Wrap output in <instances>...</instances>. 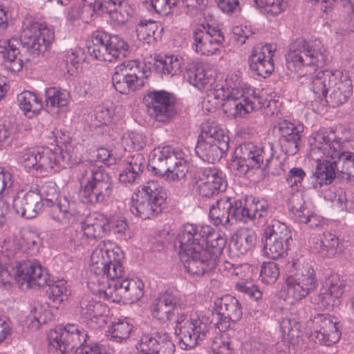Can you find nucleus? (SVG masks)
Returning a JSON list of instances; mask_svg holds the SVG:
<instances>
[{
	"label": "nucleus",
	"instance_id": "22",
	"mask_svg": "<svg viewBox=\"0 0 354 354\" xmlns=\"http://www.w3.org/2000/svg\"><path fill=\"white\" fill-rule=\"evenodd\" d=\"M319 293L314 299V304L319 308L330 309L337 307L340 297L344 292L345 283L336 274L330 275L326 281Z\"/></svg>",
	"mask_w": 354,
	"mask_h": 354
},
{
	"label": "nucleus",
	"instance_id": "17",
	"mask_svg": "<svg viewBox=\"0 0 354 354\" xmlns=\"http://www.w3.org/2000/svg\"><path fill=\"white\" fill-rule=\"evenodd\" d=\"M193 180L198 185V194L210 198L223 192L227 187V182L222 172L214 167H196L193 173Z\"/></svg>",
	"mask_w": 354,
	"mask_h": 354
},
{
	"label": "nucleus",
	"instance_id": "49",
	"mask_svg": "<svg viewBox=\"0 0 354 354\" xmlns=\"http://www.w3.org/2000/svg\"><path fill=\"white\" fill-rule=\"evenodd\" d=\"M185 77L196 87L200 88L208 83L206 71L202 66H193L187 69Z\"/></svg>",
	"mask_w": 354,
	"mask_h": 354
},
{
	"label": "nucleus",
	"instance_id": "57",
	"mask_svg": "<svg viewBox=\"0 0 354 354\" xmlns=\"http://www.w3.org/2000/svg\"><path fill=\"white\" fill-rule=\"evenodd\" d=\"M158 29V24L156 21L143 19L137 26L136 32L140 39H145L147 37L154 36Z\"/></svg>",
	"mask_w": 354,
	"mask_h": 354
},
{
	"label": "nucleus",
	"instance_id": "16",
	"mask_svg": "<svg viewBox=\"0 0 354 354\" xmlns=\"http://www.w3.org/2000/svg\"><path fill=\"white\" fill-rule=\"evenodd\" d=\"M286 285L288 297L301 300L314 291L318 283L313 268L307 264L299 268L294 275L288 276Z\"/></svg>",
	"mask_w": 354,
	"mask_h": 354
},
{
	"label": "nucleus",
	"instance_id": "5",
	"mask_svg": "<svg viewBox=\"0 0 354 354\" xmlns=\"http://www.w3.org/2000/svg\"><path fill=\"white\" fill-rule=\"evenodd\" d=\"M315 140V146L311 149L312 156L322 153L326 158L335 160L340 178L349 180L354 178V153L344 148L348 140L337 137L333 131L327 135L317 134Z\"/></svg>",
	"mask_w": 354,
	"mask_h": 354
},
{
	"label": "nucleus",
	"instance_id": "60",
	"mask_svg": "<svg viewBox=\"0 0 354 354\" xmlns=\"http://www.w3.org/2000/svg\"><path fill=\"white\" fill-rule=\"evenodd\" d=\"M169 170L167 177H171L174 180L183 179L188 171L186 160L176 157V161L174 162Z\"/></svg>",
	"mask_w": 354,
	"mask_h": 354
},
{
	"label": "nucleus",
	"instance_id": "53",
	"mask_svg": "<svg viewBox=\"0 0 354 354\" xmlns=\"http://www.w3.org/2000/svg\"><path fill=\"white\" fill-rule=\"evenodd\" d=\"M231 205V222L233 221H242L247 223L248 221H251V215L248 213L246 206L243 205L241 200L230 198Z\"/></svg>",
	"mask_w": 354,
	"mask_h": 354
},
{
	"label": "nucleus",
	"instance_id": "1",
	"mask_svg": "<svg viewBox=\"0 0 354 354\" xmlns=\"http://www.w3.org/2000/svg\"><path fill=\"white\" fill-rule=\"evenodd\" d=\"M53 39L54 32L46 26L27 20L24 22L20 39L12 37L0 41V53L3 54L6 66L11 71L18 72L22 68L24 62L30 60L23 55L20 47L37 57L46 51Z\"/></svg>",
	"mask_w": 354,
	"mask_h": 354
},
{
	"label": "nucleus",
	"instance_id": "39",
	"mask_svg": "<svg viewBox=\"0 0 354 354\" xmlns=\"http://www.w3.org/2000/svg\"><path fill=\"white\" fill-rule=\"evenodd\" d=\"M235 104V112L232 113L230 117L237 118L243 117L244 115L261 109L263 106V103L261 102L260 97L253 96H244L240 97Z\"/></svg>",
	"mask_w": 354,
	"mask_h": 354
},
{
	"label": "nucleus",
	"instance_id": "37",
	"mask_svg": "<svg viewBox=\"0 0 354 354\" xmlns=\"http://www.w3.org/2000/svg\"><path fill=\"white\" fill-rule=\"evenodd\" d=\"M17 99L20 109L28 118L37 115L42 109L41 100L30 91L22 92L18 95Z\"/></svg>",
	"mask_w": 354,
	"mask_h": 354
},
{
	"label": "nucleus",
	"instance_id": "4",
	"mask_svg": "<svg viewBox=\"0 0 354 354\" xmlns=\"http://www.w3.org/2000/svg\"><path fill=\"white\" fill-rule=\"evenodd\" d=\"M15 280L22 288L48 286L46 290L48 298L56 304H60L67 299L69 290L66 281L58 280L54 281L49 279L48 274L44 271L40 264L30 260L16 261Z\"/></svg>",
	"mask_w": 354,
	"mask_h": 354
},
{
	"label": "nucleus",
	"instance_id": "58",
	"mask_svg": "<svg viewBox=\"0 0 354 354\" xmlns=\"http://www.w3.org/2000/svg\"><path fill=\"white\" fill-rule=\"evenodd\" d=\"M236 289L243 295L248 296L254 301H258L262 297L261 291L252 281H242L237 282Z\"/></svg>",
	"mask_w": 354,
	"mask_h": 354
},
{
	"label": "nucleus",
	"instance_id": "42",
	"mask_svg": "<svg viewBox=\"0 0 354 354\" xmlns=\"http://www.w3.org/2000/svg\"><path fill=\"white\" fill-rule=\"evenodd\" d=\"M265 238L283 241H290L292 240V235L290 230L284 223L278 220H272L264 230Z\"/></svg>",
	"mask_w": 354,
	"mask_h": 354
},
{
	"label": "nucleus",
	"instance_id": "47",
	"mask_svg": "<svg viewBox=\"0 0 354 354\" xmlns=\"http://www.w3.org/2000/svg\"><path fill=\"white\" fill-rule=\"evenodd\" d=\"M132 328L133 326L128 322L124 321L118 322L113 324L109 328L108 335L111 336V339L113 341L121 343L129 337Z\"/></svg>",
	"mask_w": 354,
	"mask_h": 354
},
{
	"label": "nucleus",
	"instance_id": "13",
	"mask_svg": "<svg viewBox=\"0 0 354 354\" xmlns=\"http://www.w3.org/2000/svg\"><path fill=\"white\" fill-rule=\"evenodd\" d=\"M149 111L157 121L168 122L177 114L176 98L165 91H153L144 97Z\"/></svg>",
	"mask_w": 354,
	"mask_h": 354
},
{
	"label": "nucleus",
	"instance_id": "18",
	"mask_svg": "<svg viewBox=\"0 0 354 354\" xmlns=\"http://www.w3.org/2000/svg\"><path fill=\"white\" fill-rule=\"evenodd\" d=\"M304 127L287 120H282L274 126L273 132L278 137V142L287 156L296 154L299 149Z\"/></svg>",
	"mask_w": 354,
	"mask_h": 354
},
{
	"label": "nucleus",
	"instance_id": "52",
	"mask_svg": "<svg viewBox=\"0 0 354 354\" xmlns=\"http://www.w3.org/2000/svg\"><path fill=\"white\" fill-rule=\"evenodd\" d=\"M53 314L49 310H43L41 307H34L30 310L29 318L31 319L30 327L35 330L53 319Z\"/></svg>",
	"mask_w": 354,
	"mask_h": 354
},
{
	"label": "nucleus",
	"instance_id": "19",
	"mask_svg": "<svg viewBox=\"0 0 354 354\" xmlns=\"http://www.w3.org/2000/svg\"><path fill=\"white\" fill-rule=\"evenodd\" d=\"M310 320L315 328V330L311 335L315 342L330 346L339 340L341 332L337 326V319L329 314L318 313Z\"/></svg>",
	"mask_w": 354,
	"mask_h": 354
},
{
	"label": "nucleus",
	"instance_id": "62",
	"mask_svg": "<svg viewBox=\"0 0 354 354\" xmlns=\"http://www.w3.org/2000/svg\"><path fill=\"white\" fill-rule=\"evenodd\" d=\"M305 176L306 173L301 168L294 167L288 171L286 183L290 187H295L297 189L302 187V181Z\"/></svg>",
	"mask_w": 354,
	"mask_h": 354
},
{
	"label": "nucleus",
	"instance_id": "61",
	"mask_svg": "<svg viewBox=\"0 0 354 354\" xmlns=\"http://www.w3.org/2000/svg\"><path fill=\"white\" fill-rule=\"evenodd\" d=\"M178 2V0H151V5L156 12L167 15L173 12Z\"/></svg>",
	"mask_w": 354,
	"mask_h": 354
},
{
	"label": "nucleus",
	"instance_id": "35",
	"mask_svg": "<svg viewBox=\"0 0 354 354\" xmlns=\"http://www.w3.org/2000/svg\"><path fill=\"white\" fill-rule=\"evenodd\" d=\"M201 133L198 139L205 141L221 143L222 147L229 145V137L226 135L217 123L213 121L207 120L201 126Z\"/></svg>",
	"mask_w": 354,
	"mask_h": 354
},
{
	"label": "nucleus",
	"instance_id": "21",
	"mask_svg": "<svg viewBox=\"0 0 354 354\" xmlns=\"http://www.w3.org/2000/svg\"><path fill=\"white\" fill-rule=\"evenodd\" d=\"M44 204L41 191L36 186L28 192H17L13 198L12 207L17 214L30 219L37 216Z\"/></svg>",
	"mask_w": 354,
	"mask_h": 354
},
{
	"label": "nucleus",
	"instance_id": "43",
	"mask_svg": "<svg viewBox=\"0 0 354 354\" xmlns=\"http://www.w3.org/2000/svg\"><path fill=\"white\" fill-rule=\"evenodd\" d=\"M280 327L284 338L290 342L299 338L302 333L300 329L301 324L298 318L293 315L284 317L281 322Z\"/></svg>",
	"mask_w": 354,
	"mask_h": 354
},
{
	"label": "nucleus",
	"instance_id": "27",
	"mask_svg": "<svg viewBox=\"0 0 354 354\" xmlns=\"http://www.w3.org/2000/svg\"><path fill=\"white\" fill-rule=\"evenodd\" d=\"M274 50L270 44L254 46L249 57L250 69L264 78L270 75L274 71Z\"/></svg>",
	"mask_w": 354,
	"mask_h": 354
},
{
	"label": "nucleus",
	"instance_id": "64",
	"mask_svg": "<svg viewBox=\"0 0 354 354\" xmlns=\"http://www.w3.org/2000/svg\"><path fill=\"white\" fill-rule=\"evenodd\" d=\"M175 345L172 342L170 336L167 333H160L159 335V344L157 353L159 354H174Z\"/></svg>",
	"mask_w": 354,
	"mask_h": 354
},
{
	"label": "nucleus",
	"instance_id": "34",
	"mask_svg": "<svg viewBox=\"0 0 354 354\" xmlns=\"http://www.w3.org/2000/svg\"><path fill=\"white\" fill-rule=\"evenodd\" d=\"M230 198L226 197L217 200L209 211V217L212 223L215 225H227L231 223Z\"/></svg>",
	"mask_w": 354,
	"mask_h": 354
},
{
	"label": "nucleus",
	"instance_id": "7",
	"mask_svg": "<svg viewBox=\"0 0 354 354\" xmlns=\"http://www.w3.org/2000/svg\"><path fill=\"white\" fill-rule=\"evenodd\" d=\"M166 198L162 187L157 182L149 181L138 189L130 210L142 220L149 219L162 212Z\"/></svg>",
	"mask_w": 354,
	"mask_h": 354
},
{
	"label": "nucleus",
	"instance_id": "41",
	"mask_svg": "<svg viewBox=\"0 0 354 354\" xmlns=\"http://www.w3.org/2000/svg\"><path fill=\"white\" fill-rule=\"evenodd\" d=\"M330 71H319L310 82V90L315 95V97L320 101L328 100L327 94L329 92L328 89V78L330 77Z\"/></svg>",
	"mask_w": 354,
	"mask_h": 354
},
{
	"label": "nucleus",
	"instance_id": "63",
	"mask_svg": "<svg viewBox=\"0 0 354 354\" xmlns=\"http://www.w3.org/2000/svg\"><path fill=\"white\" fill-rule=\"evenodd\" d=\"M123 1L124 0H96L93 5V10L110 14L113 11H116V6H120Z\"/></svg>",
	"mask_w": 354,
	"mask_h": 354
},
{
	"label": "nucleus",
	"instance_id": "50",
	"mask_svg": "<svg viewBox=\"0 0 354 354\" xmlns=\"http://www.w3.org/2000/svg\"><path fill=\"white\" fill-rule=\"evenodd\" d=\"M211 349L214 354H232L233 348L228 333H223L212 339Z\"/></svg>",
	"mask_w": 354,
	"mask_h": 354
},
{
	"label": "nucleus",
	"instance_id": "44",
	"mask_svg": "<svg viewBox=\"0 0 354 354\" xmlns=\"http://www.w3.org/2000/svg\"><path fill=\"white\" fill-rule=\"evenodd\" d=\"M182 58H178L174 55L159 56L156 59L155 66L157 69H160L164 74L171 75V76L180 71L182 65Z\"/></svg>",
	"mask_w": 354,
	"mask_h": 354
},
{
	"label": "nucleus",
	"instance_id": "6",
	"mask_svg": "<svg viewBox=\"0 0 354 354\" xmlns=\"http://www.w3.org/2000/svg\"><path fill=\"white\" fill-rule=\"evenodd\" d=\"M326 53L324 46L315 48L304 38H297L289 46L286 56L287 67L293 72H299L305 68H310V73L313 71H317L327 62Z\"/></svg>",
	"mask_w": 354,
	"mask_h": 354
},
{
	"label": "nucleus",
	"instance_id": "3",
	"mask_svg": "<svg viewBox=\"0 0 354 354\" xmlns=\"http://www.w3.org/2000/svg\"><path fill=\"white\" fill-rule=\"evenodd\" d=\"M81 184L80 198L84 204H104L111 197L114 183L111 176L102 167L91 168L86 164L75 167Z\"/></svg>",
	"mask_w": 354,
	"mask_h": 354
},
{
	"label": "nucleus",
	"instance_id": "24",
	"mask_svg": "<svg viewBox=\"0 0 354 354\" xmlns=\"http://www.w3.org/2000/svg\"><path fill=\"white\" fill-rule=\"evenodd\" d=\"M210 324L205 318L187 320L180 326V345L183 349L193 348L209 332Z\"/></svg>",
	"mask_w": 354,
	"mask_h": 354
},
{
	"label": "nucleus",
	"instance_id": "23",
	"mask_svg": "<svg viewBox=\"0 0 354 354\" xmlns=\"http://www.w3.org/2000/svg\"><path fill=\"white\" fill-rule=\"evenodd\" d=\"M178 254L185 269L193 276H203L205 272L214 269L217 265L214 260L205 254L204 248L202 246L196 245L189 252Z\"/></svg>",
	"mask_w": 354,
	"mask_h": 354
},
{
	"label": "nucleus",
	"instance_id": "30",
	"mask_svg": "<svg viewBox=\"0 0 354 354\" xmlns=\"http://www.w3.org/2000/svg\"><path fill=\"white\" fill-rule=\"evenodd\" d=\"M81 225L84 234L90 239L102 237L107 231L111 230L109 218L97 212L88 214Z\"/></svg>",
	"mask_w": 354,
	"mask_h": 354
},
{
	"label": "nucleus",
	"instance_id": "31",
	"mask_svg": "<svg viewBox=\"0 0 354 354\" xmlns=\"http://www.w3.org/2000/svg\"><path fill=\"white\" fill-rule=\"evenodd\" d=\"M328 158L322 162L318 160L317 162L315 172L313 173V176L316 178L313 185L315 189L317 187V185L319 187L330 185L335 178H340L337 161L331 158Z\"/></svg>",
	"mask_w": 354,
	"mask_h": 354
},
{
	"label": "nucleus",
	"instance_id": "33",
	"mask_svg": "<svg viewBox=\"0 0 354 354\" xmlns=\"http://www.w3.org/2000/svg\"><path fill=\"white\" fill-rule=\"evenodd\" d=\"M146 65L142 64L138 60L124 61L118 65L115 69L124 75L129 80H133L134 83L140 87L145 85L144 78H147V74L149 71L145 69Z\"/></svg>",
	"mask_w": 354,
	"mask_h": 354
},
{
	"label": "nucleus",
	"instance_id": "56",
	"mask_svg": "<svg viewBox=\"0 0 354 354\" xmlns=\"http://www.w3.org/2000/svg\"><path fill=\"white\" fill-rule=\"evenodd\" d=\"M46 102L52 106L64 107L68 104L69 93L66 91H60L55 88L46 91Z\"/></svg>",
	"mask_w": 354,
	"mask_h": 354
},
{
	"label": "nucleus",
	"instance_id": "29",
	"mask_svg": "<svg viewBox=\"0 0 354 354\" xmlns=\"http://www.w3.org/2000/svg\"><path fill=\"white\" fill-rule=\"evenodd\" d=\"M177 153L170 146H165L153 151L149 161V169L156 175L164 176L168 173L170 167L176 161Z\"/></svg>",
	"mask_w": 354,
	"mask_h": 354
},
{
	"label": "nucleus",
	"instance_id": "36",
	"mask_svg": "<svg viewBox=\"0 0 354 354\" xmlns=\"http://www.w3.org/2000/svg\"><path fill=\"white\" fill-rule=\"evenodd\" d=\"M256 239L257 236L254 232L241 231L232 236L230 250L236 252L237 256L245 254L254 249Z\"/></svg>",
	"mask_w": 354,
	"mask_h": 354
},
{
	"label": "nucleus",
	"instance_id": "9",
	"mask_svg": "<svg viewBox=\"0 0 354 354\" xmlns=\"http://www.w3.org/2000/svg\"><path fill=\"white\" fill-rule=\"evenodd\" d=\"M129 50L128 44L117 35H97L87 46L88 53L95 59L113 62L122 61Z\"/></svg>",
	"mask_w": 354,
	"mask_h": 354
},
{
	"label": "nucleus",
	"instance_id": "26",
	"mask_svg": "<svg viewBox=\"0 0 354 354\" xmlns=\"http://www.w3.org/2000/svg\"><path fill=\"white\" fill-rule=\"evenodd\" d=\"M180 299L173 292L166 291L155 299L151 313L154 318L165 322L174 319V315L182 308Z\"/></svg>",
	"mask_w": 354,
	"mask_h": 354
},
{
	"label": "nucleus",
	"instance_id": "14",
	"mask_svg": "<svg viewBox=\"0 0 354 354\" xmlns=\"http://www.w3.org/2000/svg\"><path fill=\"white\" fill-rule=\"evenodd\" d=\"M216 308L212 311L210 322L220 331H225L230 326V322L239 321L243 315L242 308L239 300L230 295L217 299Z\"/></svg>",
	"mask_w": 354,
	"mask_h": 354
},
{
	"label": "nucleus",
	"instance_id": "45",
	"mask_svg": "<svg viewBox=\"0 0 354 354\" xmlns=\"http://www.w3.org/2000/svg\"><path fill=\"white\" fill-rule=\"evenodd\" d=\"M290 241L273 239V238L265 239L263 251L270 259H277L282 257L289 250Z\"/></svg>",
	"mask_w": 354,
	"mask_h": 354
},
{
	"label": "nucleus",
	"instance_id": "46",
	"mask_svg": "<svg viewBox=\"0 0 354 354\" xmlns=\"http://www.w3.org/2000/svg\"><path fill=\"white\" fill-rule=\"evenodd\" d=\"M80 313L86 318L91 319L102 315L103 306L100 302L93 300L90 296H84L79 302Z\"/></svg>",
	"mask_w": 354,
	"mask_h": 354
},
{
	"label": "nucleus",
	"instance_id": "8",
	"mask_svg": "<svg viewBox=\"0 0 354 354\" xmlns=\"http://www.w3.org/2000/svg\"><path fill=\"white\" fill-rule=\"evenodd\" d=\"M272 145L259 147L252 142L241 144L234 150L232 167L240 174H246L250 169L262 167L266 169L272 160Z\"/></svg>",
	"mask_w": 354,
	"mask_h": 354
},
{
	"label": "nucleus",
	"instance_id": "20",
	"mask_svg": "<svg viewBox=\"0 0 354 354\" xmlns=\"http://www.w3.org/2000/svg\"><path fill=\"white\" fill-rule=\"evenodd\" d=\"M328 79L329 95L326 103L337 106L344 103L353 93V85L350 77L339 70L330 71Z\"/></svg>",
	"mask_w": 354,
	"mask_h": 354
},
{
	"label": "nucleus",
	"instance_id": "32",
	"mask_svg": "<svg viewBox=\"0 0 354 354\" xmlns=\"http://www.w3.org/2000/svg\"><path fill=\"white\" fill-rule=\"evenodd\" d=\"M228 149L229 145H225L222 147L221 143L198 139L195 151L196 155L203 161L214 164L223 157V155Z\"/></svg>",
	"mask_w": 354,
	"mask_h": 354
},
{
	"label": "nucleus",
	"instance_id": "48",
	"mask_svg": "<svg viewBox=\"0 0 354 354\" xmlns=\"http://www.w3.org/2000/svg\"><path fill=\"white\" fill-rule=\"evenodd\" d=\"M113 84L117 91L122 94H129L140 87L134 83L133 80H129L116 69L112 77Z\"/></svg>",
	"mask_w": 354,
	"mask_h": 354
},
{
	"label": "nucleus",
	"instance_id": "28",
	"mask_svg": "<svg viewBox=\"0 0 354 354\" xmlns=\"http://www.w3.org/2000/svg\"><path fill=\"white\" fill-rule=\"evenodd\" d=\"M37 171L40 170L41 174L53 169L54 166L64 168L72 164L69 153L59 148L54 151L44 148L41 151H37Z\"/></svg>",
	"mask_w": 354,
	"mask_h": 354
},
{
	"label": "nucleus",
	"instance_id": "10",
	"mask_svg": "<svg viewBox=\"0 0 354 354\" xmlns=\"http://www.w3.org/2000/svg\"><path fill=\"white\" fill-rule=\"evenodd\" d=\"M87 333L75 324H67L51 330L48 335V349L59 351L62 354L77 350L86 342Z\"/></svg>",
	"mask_w": 354,
	"mask_h": 354
},
{
	"label": "nucleus",
	"instance_id": "15",
	"mask_svg": "<svg viewBox=\"0 0 354 354\" xmlns=\"http://www.w3.org/2000/svg\"><path fill=\"white\" fill-rule=\"evenodd\" d=\"M193 39L196 51L209 56L220 54L224 35L218 27L201 24L194 31Z\"/></svg>",
	"mask_w": 354,
	"mask_h": 354
},
{
	"label": "nucleus",
	"instance_id": "2",
	"mask_svg": "<svg viewBox=\"0 0 354 354\" xmlns=\"http://www.w3.org/2000/svg\"><path fill=\"white\" fill-rule=\"evenodd\" d=\"M121 258L118 250H109L105 245H99L93 251L88 283L100 297L107 299L105 290L111 288L112 281L124 272Z\"/></svg>",
	"mask_w": 354,
	"mask_h": 354
},
{
	"label": "nucleus",
	"instance_id": "25",
	"mask_svg": "<svg viewBox=\"0 0 354 354\" xmlns=\"http://www.w3.org/2000/svg\"><path fill=\"white\" fill-rule=\"evenodd\" d=\"M211 232L209 226H198L192 223H186L180 229L176 244L179 243V252H189L195 246H202L205 244V236Z\"/></svg>",
	"mask_w": 354,
	"mask_h": 354
},
{
	"label": "nucleus",
	"instance_id": "12",
	"mask_svg": "<svg viewBox=\"0 0 354 354\" xmlns=\"http://www.w3.org/2000/svg\"><path fill=\"white\" fill-rule=\"evenodd\" d=\"M124 272L121 277L112 281V286L105 295L107 300L111 302L133 304L140 300L143 295L144 284L142 281L128 277H124Z\"/></svg>",
	"mask_w": 354,
	"mask_h": 354
},
{
	"label": "nucleus",
	"instance_id": "51",
	"mask_svg": "<svg viewBox=\"0 0 354 354\" xmlns=\"http://www.w3.org/2000/svg\"><path fill=\"white\" fill-rule=\"evenodd\" d=\"M261 12L268 17H274L280 14L285 9L283 0H254Z\"/></svg>",
	"mask_w": 354,
	"mask_h": 354
},
{
	"label": "nucleus",
	"instance_id": "55",
	"mask_svg": "<svg viewBox=\"0 0 354 354\" xmlns=\"http://www.w3.org/2000/svg\"><path fill=\"white\" fill-rule=\"evenodd\" d=\"M262 281L266 283H273L279 276L278 264L273 261L263 263L260 272Z\"/></svg>",
	"mask_w": 354,
	"mask_h": 354
},
{
	"label": "nucleus",
	"instance_id": "59",
	"mask_svg": "<svg viewBox=\"0 0 354 354\" xmlns=\"http://www.w3.org/2000/svg\"><path fill=\"white\" fill-rule=\"evenodd\" d=\"M240 97H243V91L239 88H232L231 93L223 99V110L228 116H230L232 113H236L234 106Z\"/></svg>",
	"mask_w": 354,
	"mask_h": 354
},
{
	"label": "nucleus",
	"instance_id": "38",
	"mask_svg": "<svg viewBox=\"0 0 354 354\" xmlns=\"http://www.w3.org/2000/svg\"><path fill=\"white\" fill-rule=\"evenodd\" d=\"M205 243H206V248H204L205 254L208 255L207 257L214 260L217 264L218 259L226 245V238L218 234L211 232L207 236H205Z\"/></svg>",
	"mask_w": 354,
	"mask_h": 354
},
{
	"label": "nucleus",
	"instance_id": "11",
	"mask_svg": "<svg viewBox=\"0 0 354 354\" xmlns=\"http://www.w3.org/2000/svg\"><path fill=\"white\" fill-rule=\"evenodd\" d=\"M42 203L50 207V214L53 220L64 225L73 222L77 212L74 203H71L66 197L59 198V192L55 184L46 183L42 186L41 193Z\"/></svg>",
	"mask_w": 354,
	"mask_h": 354
},
{
	"label": "nucleus",
	"instance_id": "40",
	"mask_svg": "<svg viewBox=\"0 0 354 354\" xmlns=\"http://www.w3.org/2000/svg\"><path fill=\"white\" fill-rule=\"evenodd\" d=\"M339 239L330 233L324 234V239L314 244V250L322 257H332L337 254Z\"/></svg>",
	"mask_w": 354,
	"mask_h": 354
},
{
	"label": "nucleus",
	"instance_id": "54",
	"mask_svg": "<svg viewBox=\"0 0 354 354\" xmlns=\"http://www.w3.org/2000/svg\"><path fill=\"white\" fill-rule=\"evenodd\" d=\"M159 335L160 333L158 332L154 335L146 334L142 336L140 343L141 354H158Z\"/></svg>",
	"mask_w": 354,
	"mask_h": 354
}]
</instances>
